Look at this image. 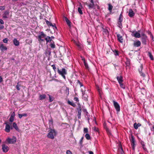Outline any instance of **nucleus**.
<instances>
[{"instance_id":"obj_21","label":"nucleus","mask_w":154,"mask_h":154,"mask_svg":"<svg viewBox=\"0 0 154 154\" xmlns=\"http://www.w3.org/2000/svg\"><path fill=\"white\" fill-rule=\"evenodd\" d=\"M141 125V124L139 123L137 124V123L135 122L134 124V127L135 129H137L138 127L140 126Z\"/></svg>"},{"instance_id":"obj_6","label":"nucleus","mask_w":154,"mask_h":154,"mask_svg":"<svg viewBox=\"0 0 154 154\" xmlns=\"http://www.w3.org/2000/svg\"><path fill=\"white\" fill-rule=\"evenodd\" d=\"M130 141L131 143V144L132 147V149L133 150H134L135 145V140L134 136L132 135H131V138L130 139Z\"/></svg>"},{"instance_id":"obj_7","label":"nucleus","mask_w":154,"mask_h":154,"mask_svg":"<svg viewBox=\"0 0 154 154\" xmlns=\"http://www.w3.org/2000/svg\"><path fill=\"white\" fill-rule=\"evenodd\" d=\"M141 44L140 42V41H134L133 45L135 47H138L140 46Z\"/></svg>"},{"instance_id":"obj_24","label":"nucleus","mask_w":154,"mask_h":154,"mask_svg":"<svg viewBox=\"0 0 154 154\" xmlns=\"http://www.w3.org/2000/svg\"><path fill=\"white\" fill-rule=\"evenodd\" d=\"M141 144L142 146V147L143 149L145 151H147V149L145 147V144L144 142L143 141H141Z\"/></svg>"},{"instance_id":"obj_13","label":"nucleus","mask_w":154,"mask_h":154,"mask_svg":"<svg viewBox=\"0 0 154 154\" xmlns=\"http://www.w3.org/2000/svg\"><path fill=\"white\" fill-rule=\"evenodd\" d=\"M134 12L131 9H129L128 13L129 16L130 17H132L134 16Z\"/></svg>"},{"instance_id":"obj_2","label":"nucleus","mask_w":154,"mask_h":154,"mask_svg":"<svg viewBox=\"0 0 154 154\" xmlns=\"http://www.w3.org/2000/svg\"><path fill=\"white\" fill-rule=\"evenodd\" d=\"M57 70L58 73L66 80V78L65 75L67 74L66 70L64 68H63L60 70L59 68H57Z\"/></svg>"},{"instance_id":"obj_56","label":"nucleus","mask_w":154,"mask_h":154,"mask_svg":"<svg viewBox=\"0 0 154 154\" xmlns=\"http://www.w3.org/2000/svg\"><path fill=\"white\" fill-rule=\"evenodd\" d=\"M123 21V18L119 17L118 20V22H122Z\"/></svg>"},{"instance_id":"obj_59","label":"nucleus","mask_w":154,"mask_h":154,"mask_svg":"<svg viewBox=\"0 0 154 154\" xmlns=\"http://www.w3.org/2000/svg\"><path fill=\"white\" fill-rule=\"evenodd\" d=\"M5 9V7L4 6H0V10H4Z\"/></svg>"},{"instance_id":"obj_54","label":"nucleus","mask_w":154,"mask_h":154,"mask_svg":"<svg viewBox=\"0 0 154 154\" xmlns=\"http://www.w3.org/2000/svg\"><path fill=\"white\" fill-rule=\"evenodd\" d=\"M74 100L77 101V102H79V98L77 97H75L73 99Z\"/></svg>"},{"instance_id":"obj_22","label":"nucleus","mask_w":154,"mask_h":154,"mask_svg":"<svg viewBox=\"0 0 154 154\" xmlns=\"http://www.w3.org/2000/svg\"><path fill=\"white\" fill-rule=\"evenodd\" d=\"M64 20L69 26H70L71 22L66 17H64Z\"/></svg>"},{"instance_id":"obj_45","label":"nucleus","mask_w":154,"mask_h":154,"mask_svg":"<svg viewBox=\"0 0 154 154\" xmlns=\"http://www.w3.org/2000/svg\"><path fill=\"white\" fill-rule=\"evenodd\" d=\"M78 11L80 14H83L82 11L81 10V9L80 8H78Z\"/></svg>"},{"instance_id":"obj_53","label":"nucleus","mask_w":154,"mask_h":154,"mask_svg":"<svg viewBox=\"0 0 154 154\" xmlns=\"http://www.w3.org/2000/svg\"><path fill=\"white\" fill-rule=\"evenodd\" d=\"M9 14V12L8 11H6L5 12L4 15H8Z\"/></svg>"},{"instance_id":"obj_39","label":"nucleus","mask_w":154,"mask_h":154,"mask_svg":"<svg viewBox=\"0 0 154 154\" xmlns=\"http://www.w3.org/2000/svg\"><path fill=\"white\" fill-rule=\"evenodd\" d=\"M48 95L49 96V102H52L54 100L53 97H52L49 94H48Z\"/></svg>"},{"instance_id":"obj_26","label":"nucleus","mask_w":154,"mask_h":154,"mask_svg":"<svg viewBox=\"0 0 154 154\" xmlns=\"http://www.w3.org/2000/svg\"><path fill=\"white\" fill-rule=\"evenodd\" d=\"M148 55L149 56L151 60H154L153 56L151 52L149 51L148 52Z\"/></svg>"},{"instance_id":"obj_60","label":"nucleus","mask_w":154,"mask_h":154,"mask_svg":"<svg viewBox=\"0 0 154 154\" xmlns=\"http://www.w3.org/2000/svg\"><path fill=\"white\" fill-rule=\"evenodd\" d=\"M15 113H14V112L11 114V117H12L14 118V117H15Z\"/></svg>"},{"instance_id":"obj_1","label":"nucleus","mask_w":154,"mask_h":154,"mask_svg":"<svg viewBox=\"0 0 154 154\" xmlns=\"http://www.w3.org/2000/svg\"><path fill=\"white\" fill-rule=\"evenodd\" d=\"M57 135V132L54 129H51L48 133L47 137L49 138L53 139Z\"/></svg>"},{"instance_id":"obj_18","label":"nucleus","mask_w":154,"mask_h":154,"mask_svg":"<svg viewBox=\"0 0 154 154\" xmlns=\"http://www.w3.org/2000/svg\"><path fill=\"white\" fill-rule=\"evenodd\" d=\"M119 147L118 149V152H120L121 153V154H123L124 153V152L123 150L122 147V146L121 144H119Z\"/></svg>"},{"instance_id":"obj_47","label":"nucleus","mask_w":154,"mask_h":154,"mask_svg":"<svg viewBox=\"0 0 154 154\" xmlns=\"http://www.w3.org/2000/svg\"><path fill=\"white\" fill-rule=\"evenodd\" d=\"M20 85H19L18 83L17 85H16V88L18 91L20 90Z\"/></svg>"},{"instance_id":"obj_10","label":"nucleus","mask_w":154,"mask_h":154,"mask_svg":"<svg viewBox=\"0 0 154 154\" xmlns=\"http://www.w3.org/2000/svg\"><path fill=\"white\" fill-rule=\"evenodd\" d=\"M143 69V66L142 65H141L140 68L138 69V71L140 74V75L143 76V77H144L145 76V75L142 72V70Z\"/></svg>"},{"instance_id":"obj_48","label":"nucleus","mask_w":154,"mask_h":154,"mask_svg":"<svg viewBox=\"0 0 154 154\" xmlns=\"http://www.w3.org/2000/svg\"><path fill=\"white\" fill-rule=\"evenodd\" d=\"M52 26L53 29L54 30H55V29H57V27L56 26L55 24L54 23L53 24V26Z\"/></svg>"},{"instance_id":"obj_62","label":"nucleus","mask_w":154,"mask_h":154,"mask_svg":"<svg viewBox=\"0 0 154 154\" xmlns=\"http://www.w3.org/2000/svg\"><path fill=\"white\" fill-rule=\"evenodd\" d=\"M4 28V26L3 25H1L0 27V30Z\"/></svg>"},{"instance_id":"obj_58","label":"nucleus","mask_w":154,"mask_h":154,"mask_svg":"<svg viewBox=\"0 0 154 154\" xmlns=\"http://www.w3.org/2000/svg\"><path fill=\"white\" fill-rule=\"evenodd\" d=\"M4 22L2 20V19H0V23L2 24H4Z\"/></svg>"},{"instance_id":"obj_52","label":"nucleus","mask_w":154,"mask_h":154,"mask_svg":"<svg viewBox=\"0 0 154 154\" xmlns=\"http://www.w3.org/2000/svg\"><path fill=\"white\" fill-rule=\"evenodd\" d=\"M114 52L115 55H119L118 51L115 50Z\"/></svg>"},{"instance_id":"obj_28","label":"nucleus","mask_w":154,"mask_h":154,"mask_svg":"<svg viewBox=\"0 0 154 154\" xmlns=\"http://www.w3.org/2000/svg\"><path fill=\"white\" fill-rule=\"evenodd\" d=\"M77 116L78 119H80L81 117V115L82 112V110H77Z\"/></svg>"},{"instance_id":"obj_35","label":"nucleus","mask_w":154,"mask_h":154,"mask_svg":"<svg viewBox=\"0 0 154 154\" xmlns=\"http://www.w3.org/2000/svg\"><path fill=\"white\" fill-rule=\"evenodd\" d=\"M84 64L85 66V68L88 69H89V67L87 63L85 61V59H84Z\"/></svg>"},{"instance_id":"obj_19","label":"nucleus","mask_w":154,"mask_h":154,"mask_svg":"<svg viewBox=\"0 0 154 154\" xmlns=\"http://www.w3.org/2000/svg\"><path fill=\"white\" fill-rule=\"evenodd\" d=\"M0 49L2 51H5L7 50V48L6 47L4 46V44H2L0 45Z\"/></svg>"},{"instance_id":"obj_49","label":"nucleus","mask_w":154,"mask_h":154,"mask_svg":"<svg viewBox=\"0 0 154 154\" xmlns=\"http://www.w3.org/2000/svg\"><path fill=\"white\" fill-rule=\"evenodd\" d=\"M8 41V38H6L4 39L3 40V42L5 43H7Z\"/></svg>"},{"instance_id":"obj_63","label":"nucleus","mask_w":154,"mask_h":154,"mask_svg":"<svg viewBox=\"0 0 154 154\" xmlns=\"http://www.w3.org/2000/svg\"><path fill=\"white\" fill-rule=\"evenodd\" d=\"M88 152L89 154H94L93 152L91 151H89Z\"/></svg>"},{"instance_id":"obj_9","label":"nucleus","mask_w":154,"mask_h":154,"mask_svg":"<svg viewBox=\"0 0 154 154\" xmlns=\"http://www.w3.org/2000/svg\"><path fill=\"white\" fill-rule=\"evenodd\" d=\"M5 124L6 125L5 131L8 133L10 131L11 127L10 125L8 124V123H5Z\"/></svg>"},{"instance_id":"obj_17","label":"nucleus","mask_w":154,"mask_h":154,"mask_svg":"<svg viewBox=\"0 0 154 154\" xmlns=\"http://www.w3.org/2000/svg\"><path fill=\"white\" fill-rule=\"evenodd\" d=\"M76 46L78 47V49L80 50H81L83 49V45L79 42L76 43Z\"/></svg>"},{"instance_id":"obj_15","label":"nucleus","mask_w":154,"mask_h":154,"mask_svg":"<svg viewBox=\"0 0 154 154\" xmlns=\"http://www.w3.org/2000/svg\"><path fill=\"white\" fill-rule=\"evenodd\" d=\"M13 42L14 45L17 46H18L20 44V42L16 38H14L13 40Z\"/></svg>"},{"instance_id":"obj_64","label":"nucleus","mask_w":154,"mask_h":154,"mask_svg":"<svg viewBox=\"0 0 154 154\" xmlns=\"http://www.w3.org/2000/svg\"><path fill=\"white\" fill-rule=\"evenodd\" d=\"M3 17L4 18H8V17L7 16V15H6L4 14V15L3 16Z\"/></svg>"},{"instance_id":"obj_57","label":"nucleus","mask_w":154,"mask_h":154,"mask_svg":"<svg viewBox=\"0 0 154 154\" xmlns=\"http://www.w3.org/2000/svg\"><path fill=\"white\" fill-rule=\"evenodd\" d=\"M94 131L97 132H98L99 131L98 128L95 127H94Z\"/></svg>"},{"instance_id":"obj_40","label":"nucleus","mask_w":154,"mask_h":154,"mask_svg":"<svg viewBox=\"0 0 154 154\" xmlns=\"http://www.w3.org/2000/svg\"><path fill=\"white\" fill-rule=\"evenodd\" d=\"M119 84L120 85V87L121 88H123V89H125V85H124L123 83H122V82L119 83Z\"/></svg>"},{"instance_id":"obj_33","label":"nucleus","mask_w":154,"mask_h":154,"mask_svg":"<svg viewBox=\"0 0 154 154\" xmlns=\"http://www.w3.org/2000/svg\"><path fill=\"white\" fill-rule=\"evenodd\" d=\"M45 22L48 26H53V24H52L50 22L48 21V20H46Z\"/></svg>"},{"instance_id":"obj_8","label":"nucleus","mask_w":154,"mask_h":154,"mask_svg":"<svg viewBox=\"0 0 154 154\" xmlns=\"http://www.w3.org/2000/svg\"><path fill=\"white\" fill-rule=\"evenodd\" d=\"M2 149L3 151L4 152H7L9 150L8 146L5 144L2 145Z\"/></svg>"},{"instance_id":"obj_37","label":"nucleus","mask_w":154,"mask_h":154,"mask_svg":"<svg viewBox=\"0 0 154 154\" xmlns=\"http://www.w3.org/2000/svg\"><path fill=\"white\" fill-rule=\"evenodd\" d=\"M39 36H40L41 38L45 37L46 36V35L43 32H41V35Z\"/></svg>"},{"instance_id":"obj_38","label":"nucleus","mask_w":154,"mask_h":154,"mask_svg":"<svg viewBox=\"0 0 154 154\" xmlns=\"http://www.w3.org/2000/svg\"><path fill=\"white\" fill-rule=\"evenodd\" d=\"M122 22H118V21L117 24L118 26L120 28H122Z\"/></svg>"},{"instance_id":"obj_14","label":"nucleus","mask_w":154,"mask_h":154,"mask_svg":"<svg viewBox=\"0 0 154 154\" xmlns=\"http://www.w3.org/2000/svg\"><path fill=\"white\" fill-rule=\"evenodd\" d=\"M103 31V34L104 35L108 36L109 35V33L108 30L102 27Z\"/></svg>"},{"instance_id":"obj_11","label":"nucleus","mask_w":154,"mask_h":154,"mask_svg":"<svg viewBox=\"0 0 154 154\" xmlns=\"http://www.w3.org/2000/svg\"><path fill=\"white\" fill-rule=\"evenodd\" d=\"M46 97V95L45 94H39V99L40 100H42L45 99Z\"/></svg>"},{"instance_id":"obj_31","label":"nucleus","mask_w":154,"mask_h":154,"mask_svg":"<svg viewBox=\"0 0 154 154\" xmlns=\"http://www.w3.org/2000/svg\"><path fill=\"white\" fill-rule=\"evenodd\" d=\"M27 114L26 113H23L22 114H18V116L20 119H21L23 116H26Z\"/></svg>"},{"instance_id":"obj_23","label":"nucleus","mask_w":154,"mask_h":154,"mask_svg":"<svg viewBox=\"0 0 154 154\" xmlns=\"http://www.w3.org/2000/svg\"><path fill=\"white\" fill-rule=\"evenodd\" d=\"M67 103L68 104L72 106L73 107H75L76 106V105L75 103H73V102H71L69 100L68 101Z\"/></svg>"},{"instance_id":"obj_46","label":"nucleus","mask_w":154,"mask_h":154,"mask_svg":"<svg viewBox=\"0 0 154 154\" xmlns=\"http://www.w3.org/2000/svg\"><path fill=\"white\" fill-rule=\"evenodd\" d=\"M77 84H79L80 87H81L83 86V85L82 84L81 82H80V81H79V80H77Z\"/></svg>"},{"instance_id":"obj_61","label":"nucleus","mask_w":154,"mask_h":154,"mask_svg":"<svg viewBox=\"0 0 154 154\" xmlns=\"http://www.w3.org/2000/svg\"><path fill=\"white\" fill-rule=\"evenodd\" d=\"M3 81V79L1 76H0V83Z\"/></svg>"},{"instance_id":"obj_29","label":"nucleus","mask_w":154,"mask_h":154,"mask_svg":"<svg viewBox=\"0 0 154 154\" xmlns=\"http://www.w3.org/2000/svg\"><path fill=\"white\" fill-rule=\"evenodd\" d=\"M108 5V10L110 12H111L112 9L113 8V6L110 4H109Z\"/></svg>"},{"instance_id":"obj_50","label":"nucleus","mask_w":154,"mask_h":154,"mask_svg":"<svg viewBox=\"0 0 154 154\" xmlns=\"http://www.w3.org/2000/svg\"><path fill=\"white\" fill-rule=\"evenodd\" d=\"M14 118L12 117L11 116V117H10V119H9V121L11 122H12L14 121Z\"/></svg>"},{"instance_id":"obj_4","label":"nucleus","mask_w":154,"mask_h":154,"mask_svg":"<svg viewBox=\"0 0 154 154\" xmlns=\"http://www.w3.org/2000/svg\"><path fill=\"white\" fill-rule=\"evenodd\" d=\"M147 38V36L144 34H143L142 35L141 37V41L142 43L144 45H146V44Z\"/></svg>"},{"instance_id":"obj_51","label":"nucleus","mask_w":154,"mask_h":154,"mask_svg":"<svg viewBox=\"0 0 154 154\" xmlns=\"http://www.w3.org/2000/svg\"><path fill=\"white\" fill-rule=\"evenodd\" d=\"M84 139V137H82L81 139L79 141V143L80 144L82 145V144L83 140Z\"/></svg>"},{"instance_id":"obj_36","label":"nucleus","mask_w":154,"mask_h":154,"mask_svg":"<svg viewBox=\"0 0 154 154\" xmlns=\"http://www.w3.org/2000/svg\"><path fill=\"white\" fill-rule=\"evenodd\" d=\"M50 46L52 48H55V45L54 42H53V43H51L50 45Z\"/></svg>"},{"instance_id":"obj_41","label":"nucleus","mask_w":154,"mask_h":154,"mask_svg":"<svg viewBox=\"0 0 154 154\" xmlns=\"http://www.w3.org/2000/svg\"><path fill=\"white\" fill-rule=\"evenodd\" d=\"M78 107L77 109V110H82V107H81V106L79 103H78Z\"/></svg>"},{"instance_id":"obj_43","label":"nucleus","mask_w":154,"mask_h":154,"mask_svg":"<svg viewBox=\"0 0 154 154\" xmlns=\"http://www.w3.org/2000/svg\"><path fill=\"white\" fill-rule=\"evenodd\" d=\"M41 37L40 36H38V41L39 42H43L44 41V40L42 39Z\"/></svg>"},{"instance_id":"obj_12","label":"nucleus","mask_w":154,"mask_h":154,"mask_svg":"<svg viewBox=\"0 0 154 154\" xmlns=\"http://www.w3.org/2000/svg\"><path fill=\"white\" fill-rule=\"evenodd\" d=\"M132 35L134 36L136 38H139L140 37V33L136 31V32L134 34V31L132 32Z\"/></svg>"},{"instance_id":"obj_32","label":"nucleus","mask_w":154,"mask_h":154,"mask_svg":"<svg viewBox=\"0 0 154 154\" xmlns=\"http://www.w3.org/2000/svg\"><path fill=\"white\" fill-rule=\"evenodd\" d=\"M85 136L87 140H90L91 139V136L88 133H86L85 134Z\"/></svg>"},{"instance_id":"obj_34","label":"nucleus","mask_w":154,"mask_h":154,"mask_svg":"<svg viewBox=\"0 0 154 154\" xmlns=\"http://www.w3.org/2000/svg\"><path fill=\"white\" fill-rule=\"evenodd\" d=\"M88 6L89 9L93 8L94 6V3H91V4L88 5Z\"/></svg>"},{"instance_id":"obj_30","label":"nucleus","mask_w":154,"mask_h":154,"mask_svg":"<svg viewBox=\"0 0 154 154\" xmlns=\"http://www.w3.org/2000/svg\"><path fill=\"white\" fill-rule=\"evenodd\" d=\"M130 60L129 59H127L125 62L126 64V66L129 67V66H130Z\"/></svg>"},{"instance_id":"obj_25","label":"nucleus","mask_w":154,"mask_h":154,"mask_svg":"<svg viewBox=\"0 0 154 154\" xmlns=\"http://www.w3.org/2000/svg\"><path fill=\"white\" fill-rule=\"evenodd\" d=\"M13 127L17 131H19V129L18 128L17 124L15 122H14L13 124Z\"/></svg>"},{"instance_id":"obj_16","label":"nucleus","mask_w":154,"mask_h":154,"mask_svg":"<svg viewBox=\"0 0 154 154\" xmlns=\"http://www.w3.org/2000/svg\"><path fill=\"white\" fill-rule=\"evenodd\" d=\"M117 37L118 38V41L121 43H122L123 41V39L122 38V36L119 34H118L117 35Z\"/></svg>"},{"instance_id":"obj_20","label":"nucleus","mask_w":154,"mask_h":154,"mask_svg":"<svg viewBox=\"0 0 154 154\" xmlns=\"http://www.w3.org/2000/svg\"><path fill=\"white\" fill-rule=\"evenodd\" d=\"M116 78L119 83L121 82H123V77L122 76H117L116 77Z\"/></svg>"},{"instance_id":"obj_3","label":"nucleus","mask_w":154,"mask_h":154,"mask_svg":"<svg viewBox=\"0 0 154 154\" xmlns=\"http://www.w3.org/2000/svg\"><path fill=\"white\" fill-rule=\"evenodd\" d=\"M17 140L15 136H13L12 138H8L7 141L9 143L14 144L15 143Z\"/></svg>"},{"instance_id":"obj_55","label":"nucleus","mask_w":154,"mask_h":154,"mask_svg":"<svg viewBox=\"0 0 154 154\" xmlns=\"http://www.w3.org/2000/svg\"><path fill=\"white\" fill-rule=\"evenodd\" d=\"M66 154H72V152L69 150H67L66 152Z\"/></svg>"},{"instance_id":"obj_44","label":"nucleus","mask_w":154,"mask_h":154,"mask_svg":"<svg viewBox=\"0 0 154 154\" xmlns=\"http://www.w3.org/2000/svg\"><path fill=\"white\" fill-rule=\"evenodd\" d=\"M84 133H88V128H84Z\"/></svg>"},{"instance_id":"obj_5","label":"nucleus","mask_w":154,"mask_h":154,"mask_svg":"<svg viewBox=\"0 0 154 154\" xmlns=\"http://www.w3.org/2000/svg\"><path fill=\"white\" fill-rule=\"evenodd\" d=\"M114 106L117 112L120 111V106L118 103L114 100L113 101Z\"/></svg>"},{"instance_id":"obj_42","label":"nucleus","mask_w":154,"mask_h":154,"mask_svg":"<svg viewBox=\"0 0 154 154\" xmlns=\"http://www.w3.org/2000/svg\"><path fill=\"white\" fill-rule=\"evenodd\" d=\"M51 66L52 67L53 69L55 72H56V68L55 66V64H53L51 65Z\"/></svg>"},{"instance_id":"obj_27","label":"nucleus","mask_w":154,"mask_h":154,"mask_svg":"<svg viewBox=\"0 0 154 154\" xmlns=\"http://www.w3.org/2000/svg\"><path fill=\"white\" fill-rule=\"evenodd\" d=\"M45 40H46L47 42H50L52 41V39H51V37L49 36H47L45 38Z\"/></svg>"}]
</instances>
